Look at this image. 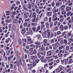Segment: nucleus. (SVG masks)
I'll return each instance as SVG.
<instances>
[{
  "label": "nucleus",
  "mask_w": 73,
  "mask_h": 73,
  "mask_svg": "<svg viewBox=\"0 0 73 73\" xmlns=\"http://www.w3.org/2000/svg\"><path fill=\"white\" fill-rule=\"evenodd\" d=\"M32 21L33 22H36L37 21H36V19H35L34 18H33L32 19Z\"/></svg>",
  "instance_id": "c756f323"
},
{
  "label": "nucleus",
  "mask_w": 73,
  "mask_h": 73,
  "mask_svg": "<svg viewBox=\"0 0 73 73\" xmlns=\"http://www.w3.org/2000/svg\"><path fill=\"white\" fill-rule=\"evenodd\" d=\"M24 27H26L27 25V23L25 22L24 23Z\"/></svg>",
  "instance_id": "49530a36"
},
{
  "label": "nucleus",
  "mask_w": 73,
  "mask_h": 73,
  "mask_svg": "<svg viewBox=\"0 0 73 73\" xmlns=\"http://www.w3.org/2000/svg\"><path fill=\"white\" fill-rule=\"evenodd\" d=\"M70 49L72 50V52H73V47H71L70 48Z\"/></svg>",
  "instance_id": "774afa93"
},
{
  "label": "nucleus",
  "mask_w": 73,
  "mask_h": 73,
  "mask_svg": "<svg viewBox=\"0 0 73 73\" xmlns=\"http://www.w3.org/2000/svg\"><path fill=\"white\" fill-rule=\"evenodd\" d=\"M68 40L69 41H70V42H73V39H69Z\"/></svg>",
  "instance_id": "7c9ffc66"
},
{
  "label": "nucleus",
  "mask_w": 73,
  "mask_h": 73,
  "mask_svg": "<svg viewBox=\"0 0 73 73\" xmlns=\"http://www.w3.org/2000/svg\"><path fill=\"white\" fill-rule=\"evenodd\" d=\"M10 65V69H13V64H11Z\"/></svg>",
  "instance_id": "cd10ccee"
},
{
  "label": "nucleus",
  "mask_w": 73,
  "mask_h": 73,
  "mask_svg": "<svg viewBox=\"0 0 73 73\" xmlns=\"http://www.w3.org/2000/svg\"><path fill=\"white\" fill-rule=\"evenodd\" d=\"M39 11V9H37L36 10V12L37 13H38Z\"/></svg>",
  "instance_id": "864d4df0"
},
{
  "label": "nucleus",
  "mask_w": 73,
  "mask_h": 73,
  "mask_svg": "<svg viewBox=\"0 0 73 73\" xmlns=\"http://www.w3.org/2000/svg\"><path fill=\"white\" fill-rule=\"evenodd\" d=\"M40 26H39L37 28L38 30H38H40Z\"/></svg>",
  "instance_id": "e2e57ef3"
},
{
  "label": "nucleus",
  "mask_w": 73,
  "mask_h": 73,
  "mask_svg": "<svg viewBox=\"0 0 73 73\" xmlns=\"http://www.w3.org/2000/svg\"><path fill=\"white\" fill-rule=\"evenodd\" d=\"M52 14V12H50L47 13V15H48V16H51V15Z\"/></svg>",
  "instance_id": "ddd939ff"
},
{
  "label": "nucleus",
  "mask_w": 73,
  "mask_h": 73,
  "mask_svg": "<svg viewBox=\"0 0 73 73\" xmlns=\"http://www.w3.org/2000/svg\"><path fill=\"white\" fill-rule=\"evenodd\" d=\"M36 16V12H34L33 13L32 15V17H35Z\"/></svg>",
  "instance_id": "f8f14e48"
},
{
  "label": "nucleus",
  "mask_w": 73,
  "mask_h": 73,
  "mask_svg": "<svg viewBox=\"0 0 73 73\" xmlns=\"http://www.w3.org/2000/svg\"><path fill=\"white\" fill-rule=\"evenodd\" d=\"M42 36L44 38H45L46 37V34L44 33H43L42 34Z\"/></svg>",
  "instance_id": "b1692460"
},
{
  "label": "nucleus",
  "mask_w": 73,
  "mask_h": 73,
  "mask_svg": "<svg viewBox=\"0 0 73 73\" xmlns=\"http://www.w3.org/2000/svg\"><path fill=\"white\" fill-rule=\"evenodd\" d=\"M39 59H37L35 61V62L36 63H38L39 62Z\"/></svg>",
  "instance_id": "5fc2aeb1"
},
{
  "label": "nucleus",
  "mask_w": 73,
  "mask_h": 73,
  "mask_svg": "<svg viewBox=\"0 0 73 73\" xmlns=\"http://www.w3.org/2000/svg\"><path fill=\"white\" fill-rule=\"evenodd\" d=\"M50 37H51V38H52V37H53V33H52L51 34V35H50Z\"/></svg>",
  "instance_id": "052dcab7"
},
{
  "label": "nucleus",
  "mask_w": 73,
  "mask_h": 73,
  "mask_svg": "<svg viewBox=\"0 0 73 73\" xmlns=\"http://www.w3.org/2000/svg\"><path fill=\"white\" fill-rule=\"evenodd\" d=\"M64 29H68V27L67 26H65L64 27Z\"/></svg>",
  "instance_id": "e433bc0d"
},
{
  "label": "nucleus",
  "mask_w": 73,
  "mask_h": 73,
  "mask_svg": "<svg viewBox=\"0 0 73 73\" xmlns=\"http://www.w3.org/2000/svg\"><path fill=\"white\" fill-rule=\"evenodd\" d=\"M72 60H73L72 59H70L69 60V62H68V64H71V63H72Z\"/></svg>",
  "instance_id": "412c9836"
},
{
  "label": "nucleus",
  "mask_w": 73,
  "mask_h": 73,
  "mask_svg": "<svg viewBox=\"0 0 73 73\" xmlns=\"http://www.w3.org/2000/svg\"><path fill=\"white\" fill-rule=\"evenodd\" d=\"M50 33L48 32L47 36L48 37H50Z\"/></svg>",
  "instance_id": "2f4dec72"
},
{
  "label": "nucleus",
  "mask_w": 73,
  "mask_h": 73,
  "mask_svg": "<svg viewBox=\"0 0 73 73\" xmlns=\"http://www.w3.org/2000/svg\"><path fill=\"white\" fill-rule=\"evenodd\" d=\"M58 9H55L53 11V13H56V12H58Z\"/></svg>",
  "instance_id": "a211bd4d"
},
{
  "label": "nucleus",
  "mask_w": 73,
  "mask_h": 73,
  "mask_svg": "<svg viewBox=\"0 0 73 73\" xmlns=\"http://www.w3.org/2000/svg\"><path fill=\"white\" fill-rule=\"evenodd\" d=\"M48 56H50L52 54V52L51 51H48L47 52Z\"/></svg>",
  "instance_id": "39448f33"
},
{
  "label": "nucleus",
  "mask_w": 73,
  "mask_h": 73,
  "mask_svg": "<svg viewBox=\"0 0 73 73\" xmlns=\"http://www.w3.org/2000/svg\"><path fill=\"white\" fill-rule=\"evenodd\" d=\"M60 29L62 31L64 30V26L62 25H61L60 27Z\"/></svg>",
  "instance_id": "6e6552de"
},
{
  "label": "nucleus",
  "mask_w": 73,
  "mask_h": 73,
  "mask_svg": "<svg viewBox=\"0 0 73 73\" xmlns=\"http://www.w3.org/2000/svg\"><path fill=\"white\" fill-rule=\"evenodd\" d=\"M66 50H69V47L68 46H67L66 47Z\"/></svg>",
  "instance_id": "aec40b11"
},
{
  "label": "nucleus",
  "mask_w": 73,
  "mask_h": 73,
  "mask_svg": "<svg viewBox=\"0 0 73 73\" xmlns=\"http://www.w3.org/2000/svg\"><path fill=\"white\" fill-rule=\"evenodd\" d=\"M41 61L42 62H45L44 57V56H42L41 58Z\"/></svg>",
  "instance_id": "0eeeda50"
},
{
  "label": "nucleus",
  "mask_w": 73,
  "mask_h": 73,
  "mask_svg": "<svg viewBox=\"0 0 73 73\" xmlns=\"http://www.w3.org/2000/svg\"><path fill=\"white\" fill-rule=\"evenodd\" d=\"M57 34L58 35H59L61 34V32L58 31L57 32Z\"/></svg>",
  "instance_id": "f704fd0d"
},
{
  "label": "nucleus",
  "mask_w": 73,
  "mask_h": 73,
  "mask_svg": "<svg viewBox=\"0 0 73 73\" xmlns=\"http://www.w3.org/2000/svg\"><path fill=\"white\" fill-rule=\"evenodd\" d=\"M61 10L62 11H64L65 9V5H62L61 6Z\"/></svg>",
  "instance_id": "7ed1b4c3"
},
{
  "label": "nucleus",
  "mask_w": 73,
  "mask_h": 73,
  "mask_svg": "<svg viewBox=\"0 0 73 73\" xmlns=\"http://www.w3.org/2000/svg\"><path fill=\"white\" fill-rule=\"evenodd\" d=\"M37 37L38 38V39H40V38H41V36H40V35H37Z\"/></svg>",
  "instance_id": "37998d69"
},
{
  "label": "nucleus",
  "mask_w": 73,
  "mask_h": 73,
  "mask_svg": "<svg viewBox=\"0 0 73 73\" xmlns=\"http://www.w3.org/2000/svg\"><path fill=\"white\" fill-rule=\"evenodd\" d=\"M35 9H38V7H37V5H35Z\"/></svg>",
  "instance_id": "0e129e2a"
},
{
  "label": "nucleus",
  "mask_w": 73,
  "mask_h": 73,
  "mask_svg": "<svg viewBox=\"0 0 73 73\" xmlns=\"http://www.w3.org/2000/svg\"><path fill=\"white\" fill-rule=\"evenodd\" d=\"M14 64L17 65V66H19V61L18 60H17L14 63Z\"/></svg>",
  "instance_id": "9b49d317"
},
{
  "label": "nucleus",
  "mask_w": 73,
  "mask_h": 73,
  "mask_svg": "<svg viewBox=\"0 0 73 73\" xmlns=\"http://www.w3.org/2000/svg\"><path fill=\"white\" fill-rule=\"evenodd\" d=\"M25 32H26L25 28H23V30H22L21 33H22V34H24V33H25Z\"/></svg>",
  "instance_id": "423d86ee"
},
{
  "label": "nucleus",
  "mask_w": 73,
  "mask_h": 73,
  "mask_svg": "<svg viewBox=\"0 0 73 73\" xmlns=\"http://www.w3.org/2000/svg\"><path fill=\"white\" fill-rule=\"evenodd\" d=\"M51 17H50L49 19V21L50 23L51 21Z\"/></svg>",
  "instance_id": "338daca9"
},
{
  "label": "nucleus",
  "mask_w": 73,
  "mask_h": 73,
  "mask_svg": "<svg viewBox=\"0 0 73 73\" xmlns=\"http://www.w3.org/2000/svg\"><path fill=\"white\" fill-rule=\"evenodd\" d=\"M33 50V48H30L29 49L30 52H32Z\"/></svg>",
  "instance_id": "58836bf2"
},
{
  "label": "nucleus",
  "mask_w": 73,
  "mask_h": 73,
  "mask_svg": "<svg viewBox=\"0 0 73 73\" xmlns=\"http://www.w3.org/2000/svg\"><path fill=\"white\" fill-rule=\"evenodd\" d=\"M56 73H58V72H60V70L59 69H58L56 70Z\"/></svg>",
  "instance_id": "72a5a7b5"
},
{
  "label": "nucleus",
  "mask_w": 73,
  "mask_h": 73,
  "mask_svg": "<svg viewBox=\"0 0 73 73\" xmlns=\"http://www.w3.org/2000/svg\"><path fill=\"white\" fill-rule=\"evenodd\" d=\"M29 32L30 33L31 35H32L33 34V32H32V29H30L29 30Z\"/></svg>",
  "instance_id": "f3484780"
},
{
  "label": "nucleus",
  "mask_w": 73,
  "mask_h": 73,
  "mask_svg": "<svg viewBox=\"0 0 73 73\" xmlns=\"http://www.w3.org/2000/svg\"><path fill=\"white\" fill-rule=\"evenodd\" d=\"M71 13V12L69 11L67 13V16H69V15Z\"/></svg>",
  "instance_id": "a18cd8bd"
},
{
  "label": "nucleus",
  "mask_w": 73,
  "mask_h": 73,
  "mask_svg": "<svg viewBox=\"0 0 73 73\" xmlns=\"http://www.w3.org/2000/svg\"><path fill=\"white\" fill-rule=\"evenodd\" d=\"M19 42L20 45H21V39H19Z\"/></svg>",
  "instance_id": "c03bdc74"
},
{
  "label": "nucleus",
  "mask_w": 73,
  "mask_h": 73,
  "mask_svg": "<svg viewBox=\"0 0 73 73\" xmlns=\"http://www.w3.org/2000/svg\"><path fill=\"white\" fill-rule=\"evenodd\" d=\"M53 64V62H52L49 63V65H52Z\"/></svg>",
  "instance_id": "ea45409f"
},
{
  "label": "nucleus",
  "mask_w": 73,
  "mask_h": 73,
  "mask_svg": "<svg viewBox=\"0 0 73 73\" xmlns=\"http://www.w3.org/2000/svg\"><path fill=\"white\" fill-rule=\"evenodd\" d=\"M32 7H35V4L34 3H32Z\"/></svg>",
  "instance_id": "69168bd1"
},
{
  "label": "nucleus",
  "mask_w": 73,
  "mask_h": 73,
  "mask_svg": "<svg viewBox=\"0 0 73 73\" xmlns=\"http://www.w3.org/2000/svg\"><path fill=\"white\" fill-rule=\"evenodd\" d=\"M37 53V51L36 50H34L33 52H31L30 53V55H32L33 54H36Z\"/></svg>",
  "instance_id": "f257e3e1"
},
{
  "label": "nucleus",
  "mask_w": 73,
  "mask_h": 73,
  "mask_svg": "<svg viewBox=\"0 0 73 73\" xmlns=\"http://www.w3.org/2000/svg\"><path fill=\"white\" fill-rule=\"evenodd\" d=\"M70 70H71V68L68 69L67 70V72H69Z\"/></svg>",
  "instance_id": "603ef678"
},
{
  "label": "nucleus",
  "mask_w": 73,
  "mask_h": 73,
  "mask_svg": "<svg viewBox=\"0 0 73 73\" xmlns=\"http://www.w3.org/2000/svg\"><path fill=\"white\" fill-rule=\"evenodd\" d=\"M21 64H22V66H23V65H24V61H23V60H21Z\"/></svg>",
  "instance_id": "a878e982"
},
{
  "label": "nucleus",
  "mask_w": 73,
  "mask_h": 73,
  "mask_svg": "<svg viewBox=\"0 0 73 73\" xmlns=\"http://www.w3.org/2000/svg\"><path fill=\"white\" fill-rule=\"evenodd\" d=\"M10 14V13H6V16H9Z\"/></svg>",
  "instance_id": "680f3d73"
},
{
  "label": "nucleus",
  "mask_w": 73,
  "mask_h": 73,
  "mask_svg": "<svg viewBox=\"0 0 73 73\" xmlns=\"http://www.w3.org/2000/svg\"><path fill=\"white\" fill-rule=\"evenodd\" d=\"M71 8L69 7L68 6H67L66 7V11L67 12H69L71 10Z\"/></svg>",
  "instance_id": "f03ea898"
},
{
  "label": "nucleus",
  "mask_w": 73,
  "mask_h": 73,
  "mask_svg": "<svg viewBox=\"0 0 73 73\" xmlns=\"http://www.w3.org/2000/svg\"><path fill=\"white\" fill-rule=\"evenodd\" d=\"M33 67H34V66H36V63L34 62L33 63Z\"/></svg>",
  "instance_id": "09e8293b"
},
{
  "label": "nucleus",
  "mask_w": 73,
  "mask_h": 73,
  "mask_svg": "<svg viewBox=\"0 0 73 73\" xmlns=\"http://www.w3.org/2000/svg\"><path fill=\"white\" fill-rule=\"evenodd\" d=\"M44 67H45V68H46V67H48V64H46L44 65Z\"/></svg>",
  "instance_id": "bf43d9fd"
},
{
  "label": "nucleus",
  "mask_w": 73,
  "mask_h": 73,
  "mask_svg": "<svg viewBox=\"0 0 73 73\" xmlns=\"http://www.w3.org/2000/svg\"><path fill=\"white\" fill-rule=\"evenodd\" d=\"M58 27H57L56 26L55 28V31H57V30H58Z\"/></svg>",
  "instance_id": "6e6d98bb"
},
{
  "label": "nucleus",
  "mask_w": 73,
  "mask_h": 73,
  "mask_svg": "<svg viewBox=\"0 0 73 73\" xmlns=\"http://www.w3.org/2000/svg\"><path fill=\"white\" fill-rule=\"evenodd\" d=\"M48 20V18H45L44 19V21H46Z\"/></svg>",
  "instance_id": "8fccbe9b"
},
{
  "label": "nucleus",
  "mask_w": 73,
  "mask_h": 73,
  "mask_svg": "<svg viewBox=\"0 0 73 73\" xmlns=\"http://www.w3.org/2000/svg\"><path fill=\"white\" fill-rule=\"evenodd\" d=\"M52 7H54V2H52Z\"/></svg>",
  "instance_id": "4d7b16f0"
},
{
  "label": "nucleus",
  "mask_w": 73,
  "mask_h": 73,
  "mask_svg": "<svg viewBox=\"0 0 73 73\" xmlns=\"http://www.w3.org/2000/svg\"><path fill=\"white\" fill-rule=\"evenodd\" d=\"M30 46L31 48H35V46L33 44H32L30 45Z\"/></svg>",
  "instance_id": "5701e85b"
},
{
  "label": "nucleus",
  "mask_w": 73,
  "mask_h": 73,
  "mask_svg": "<svg viewBox=\"0 0 73 73\" xmlns=\"http://www.w3.org/2000/svg\"><path fill=\"white\" fill-rule=\"evenodd\" d=\"M29 16V13H27L24 15V18H25V19H26V18H27Z\"/></svg>",
  "instance_id": "20e7f679"
},
{
  "label": "nucleus",
  "mask_w": 73,
  "mask_h": 73,
  "mask_svg": "<svg viewBox=\"0 0 73 73\" xmlns=\"http://www.w3.org/2000/svg\"><path fill=\"white\" fill-rule=\"evenodd\" d=\"M10 41H11V39L10 38H8L5 41V42L6 43H8V42Z\"/></svg>",
  "instance_id": "4468645a"
},
{
  "label": "nucleus",
  "mask_w": 73,
  "mask_h": 73,
  "mask_svg": "<svg viewBox=\"0 0 73 73\" xmlns=\"http://www.w3.org/2000/svg\"><path fill=\"white\" fill-rule=\"evenodd\" d=\"M64 44H67V40L66 39H64Z\"/></svg>",
  "instance_id": "79ce46f5"
},
{
  "label": "nucleus",
  "mask_w": 73,
  "mask_h": 73,
  "mask_svg": "<svg viewBox=\"0 0 73 73\" xmlns=\"http://www.w3.org/2000/svg\"><path fill=\"white\" fill-rule=\"evenodd\" d=\"M60 44H62V45H63V44H64L63 40H61L60 42Z\"/></svg>",
  "instance_id": "4be33fe9"
},
{
  "label": "nucleus",
  "mask_w": 73,
  "mask_h": 73,
  "mask_svg": "<svg viewBox=\"0 0 73 73\" xmlns=\"http://www.w3.org/2000/svg\"><path fill=\"white\" fill-rule=\"evenodd\" d=\"M40 51H43V50H45V49L42 47L40 49Z\"/></svg>",
  "instance_id": "393cba45"
},
{
  "label": "nucleus",
  "mask_w": 73,
  "mask_h": 73,
  "mask_svg": "<svg viewBox=\"0 0 73 73\" xmlns=\"http://www.w3.org/2000/svg\"><path fill=\"white\" fill-rule=\"evenodd\" d=\"M57 16V15L56 13H55V14H54L53 16V18H54V17H56Z\"/></svg>",
  "instance_id": "bb28decb"
},
{
  "label": "nucleus",
  "mask_w": 73,
  "mask_h": 73,
  "mask_svg": "<svg viewBox=\"0 0 73 73\" xmlns=\"http://www.w3.org/2000/svg\"><path fill=\"white\" fill-rule=\"evenodd\" d=\"M50 27L51 28H52V27H53V23L52 22H50Z\"/></svg>",
  "instance_id": "2eb2a0df"
},
{
  "label": "nucleus",
  "mask_w": 73,
  "mask_h": 73,
  "mask_svg": "<svg viewBox=\"0 0 73 73\" xmlns=\"http://www.w3.org/2000/svg\"><path fill=\"white\" fill-rule=\"evenodd\" d=\"M57 23H58L57 21H55L54 22V25H56L57 24Z\"/></svg>",
  "instance_id": "c9c22d12"
},
{
  "label": "nucleus",
  "mask_w": 73,
  "mask_h": 73,
  "mask_svg": "<svg viewBox=\"0 0 73 73\" xmlns=\"http://www.w3.org/2000/svg\"><path fill=\"white\" fill-rule=\"evenodd\" d=\"M44 27H45V25H42L41 26V28L42 29V28H44Z\"/></svg>",
  "instance_id": "13d9d810"
},
{
  "label": "nucleus",
  "mask_w": 73,
  "mask_h": 73,
  "mask_svg": "<svg viewBox=\"0 0 73 73\" xmlns=\"http://www.w3.org/2000/svg\"><path fill=\"white\" fill-rule=\"evenodd\" d=\"M23 8L25 10H26V9H27V5H23Z\"/></svg>",
  "instance_id": "6ab92c4d"
},
{
  "label": "nucleus",
  "mask_w": 73,
  "mask_h": 73,
  "mask_svg": "<svg viewBox=\"0 0 73 73\" xmlns=\"http://www.w3.org/2000/svg\"><path fill=\"white\" fill-rule=\"evenodd\" d=\"M7 54H9L10 53V51L9 50L7 51Z\"/></svg>",
  "instance_id": "a19ab883"
},
{
  "label": "nucleus",
  "mask_w": 73,
  "mask_h": 73,
  "mask_svg": "<svg viewBox=\"0 0 73 73\" xmlns=\"http://www.w3.org/2000/svg\"><path fill=\"white\" fill-rule=\"evenodd\" d=\"M29 62L31 63H33L34 62V59L33 58H30L29 60Z\"/></svg>",
  "instance_id": "1a4fd4ad"
},
{
  "label": "nucleus",
  "mask_w": 73,
  "mask_h": 73,
  "mask_svg": "<svg viewBox=\"0 0 73 73\" xmlns=\"http://www.w3.org/2000/svg\"><path fill=\"white\" fill-rule=\"evenodd\" d=\"M29 20H30V19L29 18H27V19L25 20V21L27 22V21H29Z\"/></svg>",
  "instance_id": "473e14b6"
},
{
  "label": "nucleus",
  "mask_w": 73,
  "mask_h": 73,
  "mask_svg": "<svg viewBox=\"0 0 73 73\" xmlns=\"http://www.w3.org/2000/svg\"><path fill=\"white\" fill-rule=\"evenodd\" d=\"M36 27H33L32 28V30L33 31H36Z\"/></svg>",
  "instance_id": "4c0bfd02"
},
{
  "label": "nucleus",
  "mask_w": 73,
  "mask_h": 73,
  "mask_svg": "<svg viewBox=\"0 0 73 73\" xmlns=\"http://www.w3.org/2000/svg\"><path fill=\"white\" fill-rule=\"evenodd\" d=\"M54 41L53 39H52L51 40V43H54Z\"/></svg>",
  "instance_id": "de8ad7c7"
},
{
  "label": "nucleus",
  "mask_w": 73,
  "mask_h": 73,
  "mask_svg": "<svg viewBox=\"0 0 73 73\" xmlns=\"http://www.w3.org/2000/svg\"><path fill=\"white\" fill-rule=\"evenodd\" d=\"M72 20H69L68 21V23L70 24V23H72Z\"/></svg>",
  "instance_id": "3c124183"
},
{
  "label": "nucleus",
  "mask_w": 73,
  "mask_h": 73,
  "mask_svg": "<svg viewBox=\"0 0 73 73\" xmlns=\"http://www.w3.org/2000/svg\"><path fill=\"white\" fill-rule=\"evenodd\" d=\"M60 4H61V3L59 2H58V3H56V7H58Z\"/></svg>",
  "instance_id": "dca6fc26"
},
{
  "label": "nucleus",
  "mask_w": 73,
  "mask_h": 73,
  "mask_svg": "<svg viewBox=\"0 0 73 73\" xmlns=\"http://www.w3.org/2000/svg\"><path fill=\"white\" fill-rule=\"evenodd\" d=\"M57 20L58 21H59V18H58L57 17H56L53 19L52 21H56V20Z\"/></svg>",
  "instance_id": "9d476101"
},
{
  "label": "nucleus",
  "mask_w": 73,
  "mask_h": 73,
  "mask_svg": "<svg viewBox=\"0 0 73 73\" xmlns=\"http://www.w3.org/2000/svg\"><path fill=\"white\" fill-rule=\"evenodd\" d=\"M65 13H66V12L64 11H63L62 12V15H65Z\"/></svg>",
  "instance_id": "c85d7f7f"
}]
</instances>
